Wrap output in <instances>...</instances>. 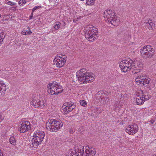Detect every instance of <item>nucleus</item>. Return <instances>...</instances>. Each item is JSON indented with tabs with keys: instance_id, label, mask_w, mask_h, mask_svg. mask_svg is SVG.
Masks as SVG:
<instances>
[{
	"instance_id": "3",
	"label": "nucleus",
	"mask_w": 156,
	"mask_h": 156,
	"mask_svg": "<svg viewBox=\"0 0 156 156\" xmlns=\"http://www.w3.org/2000/svg\"><path fill=\"white\" fill-rule=\"evenodd\" d=\"M103 15L105 20L108 23L114 26L118 25L119 24V18L115 16L114 11L112 10L105 11Z\"/></svg>"
},
{
	"instance_id": "28",
	"label": "nucleus",
	"mask_w": 156,
	"mask_h": 156,
	"mask_svg": "<svg viewBox=\"0 0 156 156\" xmlns=\"http://www.w3.org/2000/svg\"><path fill=\"white\" fill-rule=\"evenodd\" d=\"M108 98L107 97L101 99V101L103 104H106L108 102Z\"/></svg>"
},
{
	"instance_id": "32",
	"label": "nucleus",
	"mask_w": 156,
	"mask_h": 156,
	"mask_svg": "<svg viewBox=\"0 0 156 156\" xmlns=\"http://www.w3.org/2000/svg\"><path fill=\"white\" fill-rule=\"evenodd\" d=\"M6 4L10 5H16L15 3L10 1H9L7 2Z\"/></svg>"
},
{
	"instance_id": "26",
	"label": "nucleus",
	"mask_w": 156,
	"mask_h": 156,
	"mask_svg": "<svg viewBox=\"0 0 156 156\" xmlns=\"http://www.w3.org/2000/svg\"><path fill=\"white\" fill-rule=\"evenodd\" d=\"M80 105L83 107H86L87 106V104L86 102L84 100H80Z\"/></svg>"
},
{
	"instance_id": "36",
	"label": "nucleus",
	"mask_w": 156,
	"mask_h": 156,
	"mask_svg": "<svg viewBox=\"0 0 156 156\" xmlns=\"http://www.w3.org/2000/svg\"><path fill=\"white\" fill-rule=\"evenodd\" d=\"M50 2H52L55 3L57 0H48Z\"/></svg>"
},
{
	"instance_id": "8",
	"label": "nucleus",
	"mask_w": 156,
	"mask_h": 156,
	"mask_svg": "<svg viewBox=\"0 0 156 156\" xmlns=\"http://www.w3.org/2000/svg\"><path fill=\"white\" fill-rule=\"evenodd\" d=\"M136 101L138 105H142L145 101L148 100L151 98L148 92L145 90L140 91L136 94Z\"/></svg>"
},
{
	"instance_id": "33",
	"label": "nucleus",
	"mask_w": 156,
	"mask_h": 156,
	"mask_svg": "<svg viewBox=\"0 0 156 156\" xmlns=\"http://www.w3.org/2000/svg\"><path fill=\"white\" fill-rule=\"evenodd\" d=\"M26 32L27 35V34H30L32 33V32L30 30L29 31H26Z\"/></svg>"
},
{
	"instance_id": "15",
	"label": "nucleus",
	"mask_w": 156,
	"mask_h": 156,
	"mask_svg": "<svg viewBox=\"0 0 156 156\" xmlns=\"http://www.w3.org/2000/svg\"><path fill=\"white\" fill-rule=\"evenodd\" d=\"M85 152L82 156H95L96 151L94 148L88 146L85 147Z\"/></svg>"
},
{
	"instance_id": "17",
	"label": "nucleus",
	"mask_w": 156,
	"mask_h": 156,
	"mask_svg": "<svg viewBox=\"0 0 156 156\" xmlns=\"http://www.w3.org/2000/svg\"><path fill=\"white\" fill-rule=\"evenodd\" d=\"M85 147L81 145H77L75 146L74 149L76 152L79 154V155H83L85 151Z\"/></svg>"
},
{
	"instance_id": "1",
	"label": "nucleus",
	"mask_w": 156,
	"mask_h": 156,
	"mask_svg": "<svg viewBox=\"0 0 156 156\" xmlns=\"http://www.w3.org/2000/svg\"><path fill=\"white\" fill-rule=\"evenodd\" d=\"M76 76L78 80L81 84L91 83L95 79L94 74L87 72L85 69H81L77 72Z\"/></svg>"
},
{
	"instance_id": "42",
	"label": "nucleus",
	"mask_w": 156,
	"mask_h": 156,
	"mask_svg": "<svg viewBox=\"0 0 156 156\" xmlns=\"http://www.w3.org/2000/svg\"><path fill=\"white\" fill-rule=\"evenodd\" d=\"M152 156H156V154H154L152 155Z\"/></svg>"
},
{
	"instance_id": "10",
	"label": "nucleus",
	"mask_w": 156,
	"mask_h": 156,
	"mask_svg": "<svg viewBox=\"0 0 156 156\" xmlns=\"http://www.w3.org/2000/svg\"><path fill=\"white\" fill-rule=\"evenodd\" d=\"M67 60V57L65 55L58 54L55 56L53 62L57 67L61 68L64 66Z\"/></svg>"
},
{
	"instance_id": "6",
	"label": "nucleus",
	"mask_w": 156,
	"mask_h": 156,
	"mask_svg": "<svg viewBox=\"0 0 156 156\" xmlns=\"http://www.w3.org/2000/svg\"><path fill=\"white\" fill-rule=\"evenodd\" d=\"M140 51L141 56L144 59L151 58L155 52L154 49L150 45H146L141 47Z\"/></svg>"
},
{
	"instance_id": "5",
	"label": "nucleus",
	"mask_w": 156,
	"mask_h": 156,
	"mask_svg": "<svg viewBox=\"0 0 156 156\" xmlns=\"http://www.w3.org/2000/svg\"><path fill=\"white\" fill-rule=\"evenodd\" d=\"M45 134L43 131H37L34 133L33 138L31 140L30 146L36 148L40 144L43 140Z\"/></svg>"
},
{
	"instance_id": "19",
	"label": "nucleus",
	"mask_w": 156,
	"mask_h": 156,
	"mask_svg": "<svg viewBox=\"0 0 156 156\" xmlns=\"http://www.w3.org/2000/svg\"><path fill=\"white\" fill-rule=\"evenodd\" d=\"M6 85L2 81H0V94L2 95L4 94L6 91Z\"/></svg>"
},
{
	"instance_id": "4",
	"label": "nucleus",
	"mask_w": 156,
	"mask_h": 156,
	"mask_svg": "<svg viewBox=\"0 0 156 156\" xmlns=\"http://www.w3.org/2000/svg\"><path fill=\"white\" fill-rule=\"evenodd\" d=\"M63 123L59 119H51L48 120L46 122L47 129L52 132H56L62 127Z\"/></svg>"
},
{
	"instance_id": "9",
	"label": "nucleus",
	"mask_w": 156,
	"mask_h": 156,
	"mask_svg": "<svg viewBox=\"0 0 156 156\" xmlns=\"http://www.w3.org/2000/svg\"><path fill=\"white\" fill-rule=\"evenodd\" d=\"M137 73L135 79L136 84L143 86L149 83L151 80L146 76L144 73Z\"/></svg>"
},
{
	"instance_id": "14",
	"label": "nucleus",
	"mask_w": 156,
	"mask_h": 156,
	"mask_svg": "<svg viewBox=\"0 0 156 156\" xmlns=\"http://www.w3.org/2000/svg\"><path fill=\"white\" fill-rule=\"evenodd\" d=\"M138 130V126L136 124L128 126L125 129L126 132L130 135H133L136 133Z\"/></svg>"
},
{
	"instance_id": "24",
	"label": "nucleus",
	"mask_w": 156,
	"mask_h": 156,
	"mask_svg": "<svg viewBox=\"0 0 156 156\" xmlns=\"http://www.w3.org/2000/svg\"><path fill=\"white\" fill-rule=\"evenodd\" d=\"M61 25V23L60 22H57L54 26V28L55 30H58L60 27Z\"/></svg>"
},
{
	"instance_id": "41",
	"label": "nucleus",
	"mask_w": 156,
	"mask_h": 156,
	"mask_svg": "<svg viewBox=\"0 0 156 156\" xmlns=\"http://www.w3.org/2000/svg\"><path fill=\"white\" fill-rule=\"evenodd\" d=\"M65 25H66V23H65V22H64V23L63 25H64V26H65Z\"/></svg>"
},
{
	"instance_id": "11",
	"label": "nucleus",
	"mask_w": 156,
	"mask_h": 156,
	"mask_svg": "<svg viewBox=\"0 0 156 156\" xmlns=\"http://www.w3.org/2000/svg\"><path fill=\"white\" fill-rule=\"evenodd\" d=\"M133 61L131 60H123L119 63V67L123 72L126 73L132 69V63Z\"/></svg>"
},
{
	"instance_id": "12",
	"label": "nucleus",
	"mask_w": 156,
	"mask_h": 156,
	"mask_svg": "<svg viewBox=\"0 0 156 156\" xmlns=\"http://www.w3.org/2000/svg\"><path fill=\"white\" fill-rule=\"evenodd\" d=\"M31 124L28 121H23L20 122L18 130L22 133L28 131L31 128Z\"/></svg>"
},
{
	"instance_id": "35",
	"label": "nucleus",
	"mask_w": 156,
	"mask_h": 156,
	"mask_svg": "<svg viewBox=\"0 0 156 156\" xmlns=\"http://www.w3.org/2000/svg\"><path fill=\"white\" fill-rule=\"evenodd\" d=\"M21 34L24 35H27L26 32L25 30L22 31Z\"/></svg>"
},
{
	"instance_id": "21",
	"label": "nucleus",
	"mask_w": 156,
	"mask_h": 156,
	"mask_svg": "<svg viewBox=\"0 0 156 156\" xmlns=\"http://www.w3.org/2000/svg\"><path fill=\"white\" fill-rule=\"evenodd\" d=\"M39 99H38L37 98H32L31 100V101L30 102V104L31 105L34 106L35 108V105H38V102Z\"/></svg>"
},
{
	"instance_id": "13",
	"label": "nucleus",
	"mask_w": 156,
	"mask_h": 156,
	"mask_svg": "<svg viewBox=\"0 0 156 156\" xmlns=\"http://www.w3.org/2000/svg\"><path fill=\"white\" fill-rule=\"evenodd\" d=\"M142 66V63L140 61L137 60L133 61L132 67V69L133 70L132 71L133 73L134 74L138 73L140 72Z\"/></svg>"
},
{
	"instance_id": "25",
	"label": "nucleus",
	"mask_w": 156,
	"mask_h": 156,
	"mask_svg": "<svg viewBox=\"0 0 156 156\" xmlns=\"http://www.w3.org/2000/svg\"><path fill=\"white\" fill-rule=\"evenodd\" d=\"M86 4L89 5H91L94 4L95 2V0H87Z\"/></svg>"
},
{
	"instance_id": "16",
	"label": "nucleus",
	"mask_w": 156,
	"mask_h": 156,
	"mask_svg": "<svg viewBox=\"0 0 156 156\" xmlns=\"http://www.w3.org/2000/svg\"><path fill=\"white\" fill-rule=\"evenodd\" d=\"M74 104L72 102H68L66 105L62 107L63 111L65 114H67L72 111L75 108Z\"/></svg>"
},
{
	"instance_id": "40",
	"label": "nucleus",
	"mask_w": 156,
	"mask_h": 156,
	"mask_svg": "<svg viewBox=\"0 0 156 156\" xmlns=\"http://www.w3.org/2000/svg\"><path fill=\"white\" fill-rule=\"evenodd\" d=\"M150 121L151 123H153L154 122V121L152 120H151Z\"/></svg>"
},
{
	"instance_id": "7",
	"label": "nucleus",
	"mask_w": 156,
	"mask_h": 156,
	"mask_svg": "<svg viewBox=\"0 0 156 156\" xmlns=\"http://www.w3.org/2000/svg\"><path fill=\"white\" fill-rule=\"evenodd\" d=\"M47 87L48 93L52 95L58 94L63 90L62 86L56 82L50 83Z\"/></svg>"
},
{
	"instance_id": "22",
	"label": "nucleus",
	"mask_w": 156,
	"mask_h": 156,
	"mask_svg": "<svg viewBox=\"0 0 156 156\" xmlns=\"http://www.w3.org/2000/svg\"><path fill=\"white\" fill-rule=\"evenodd\" d=\"M146 24L147 25L148 24L149 25L150 29H151L153 30V27H154L155 24L152 22V20L151 19H149L147 21H146L145 22Z\"/></svg>"
},
{
	"instance_id": "39",
	"label": "nucleus",
	"mask_w": 156,
	"mask_h": 156,
	"mask_svg": "<svg viewBox=\"0 0 156 156\" xmlns=\"http://www.w3.org/2000/svg\"><path fill=\"white\" fill-rule=\"evenodd\" d=\"M0 156H3V154L1 153V151L0 150Z\"/></svg>"
},
{
	"instance_id": "34",
	"label": "nucleus",
	"mask_w": 156,
	"mask_h": 156,
	"mask_svg": "<svg viewBox=\"0 0 156 156\" xmlns=\"http://www.w3.org/2000/svg\"><path fill=\"white\" fill-rule=\"evenodd\" d=\"M69 132L71 133H73L74 132V130L73 129H69Z\"/></svg>"
},
{
	"instance_id": "27",
	"label": "nucleus",
	"mask_w": 156,
	"mask_h": 156,
	"mask_svg": "<svg viewBox=\"0 0 156 156\" xmlns=\"http://www.w3.org/2000/svg\"><path fill=\"white\" fill-rule=\"evenodd\" d=\"M5 36L4 35L3 33H0V45L2 44L3 43V40Z\"/></svg>"
},
{
	"instance_id": "2",
	"label": "nucleus",
	"mask_w": 156,
	"mask_h": 156,
	"mask_svg": "<svg viewBox=\"0 0 156 156\" xmlns=\"http://www.w3.org/2000/svg\"><path fill=\"white\" fill-rule=\"evenodd\" d=\"M83 31L86 38L89 41H92L98 37V29L92 25L85 27Z\"/></svg>"
},
{
	"instance_id": "31",
	"label": "nucleus",
	"mask_w": 156,
	"mask_h": 156,
	"mask_svg": "<svg viewBox=\"0 0 156 156\" xmlns=\"http://www.w3.org/2000/svg\"><path fill=\"white\" fill-rule=\"evenodd\" d=\"M41 6H35L32 9V12H34L35 10L39 9L41 8Z\"/></svg>"
},
{
	"instance_id": "23",
	"label": "nucleus",
	"mask_w": 156,
	"mask_h": 156,
	"mask_svg": "<svg viewBox=\"0 0 156 156\" xmlns=\"http://www.w3.org/2000/svg\"><path fill=\"white\" fill-rule=\"evenodd\" d=\"M9 141L10 143L12 145H15L16 144V140L13 136H11L9 139Z\"/></svg>"
},
{
	"instance_id": "18",
	"label": "nucleus",
	"mask_w": 156,
	"mask_h": 156,
	"mask_svg": "<svg viewBox=\"0 0 156 156\" xmlns=\"http://www.w3.org/2000/svg\"><path fill=\"white\" fill-rule=\"evenodd\" d=\"M37 103L38 105H35L36 108H43L46 105V101L43 100L42 98H40Z\"/></svg>"
},
{
	"instance_id": "29",
	"label": "nucleus",
	"mask_w": 156,
	"mask_h": 156,
	"mask_svg": "<svg viewBox=\"0 0 156 156\" xmlns=\"http://www.w3.org/2000/svg\"><path fill=\"white\" fill-rule=\"evenodd\" d=\"M120 102H118L115 103L114 105V109L115 110H119L120 108V106L119 105Z\"/></svg>"
},
{
	"instance_id": "38",
	"label": "nucleus",
	"mask_w": 156,
	"mask_h": 156,
	"mask_svg": "<svg viewBox=\"0 0 156 156\" xmlns=\"http://www.w3.org/2000/svg\"><path fill=\"white\" fill-rule=\"evenodd\" d=\"M33 12L31 13V16H30V19H32L33 17Z\"/></svg>"
},
{
	"instance_id": "30",
	"label": "nucleus",
	"mask_w": 156,
	"mask_h": 156,
	"mask_svg": "<svg viewBox=\"0 0 156 156\" xmlns=\"http://www.w3.org/2000/svg\"><path fill=\"white\" fill-rule=\"evenodd\" d=\"M26 3L25 0H20L19 1V4L20 6L23 5L24 4Z\"/></svg>"
},
{
	"instance_id": "37",
	"label": "nucleus",
	"mask_w": 156,
	"mask_h": 156,
	"mask_svg": "<svg viewBox=\"0 0 156 156\" xmlns=\"http://www.w3.org/2000/svg\"><path fill=\"white\" fill-rule=\"evenodd\" d=\"M3 117L0 115V122H1L2 120L3 119Z\"/></svg>"
},
{
	"instance_id": "20",
	"label": "nucleus",
	"mask_w": 156,
	"mask_h": 156,
	"mask_svg": "<svg viewBox=\"0 0 156 156\" xmlns=\"http://www.w3.org/2000/svg\"><path fill=\"white\" fill-rule=\"evenodd\" d=\"M79 154L76 152L74 148L69 151L67 156H79Z\"/></svg>"
}]
</instances>
